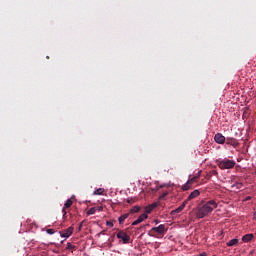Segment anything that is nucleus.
<instances>
[{
    "instance_id": "obj_1",
    "label": "nucleus",
    "mask_w": 256,
    "mask_h": 256,
    "mask_svg": "<svg viewBox=\"0 0 256 256\" xmlns=\"http://www.w3.org/2000/svg\"><path fill=\"white\" fill-rule=\"evenodd\" d=\"M218 205L215 200H210L200 206L196 209V217L197 219H205V217H208V215H211L215 209H217Z\"/></svg>"
},
{
    "instance_id": "obj_2",
    "label": "nucleus",
    "mask_w": 256,
    "mask_h": 256,
    "mask_svg": "<svg viewBox=\"0 0 256 256\" xmlns=\"http://www.w3.org/2000/svg\"><path fill=\"white\" fill-rule=\"evenodd\" d=\"M218 167L220 169H233L235 167V161L229 159L220 160L218 161Z\"/></svg>"
},
{
    "instance_id": "obj_3",
    "label": "nucleus",
    "mask_w": 256,
    "mask_h": 256,
    "mask_svg": "<svg viewBox=\"0 0 256 256\" xmlns=\"http://www.w3.org/2000/svg\"><path fill=\"white\" fill-rule=\"evenodd\" d=\"M158 233V235H163V233H167V228L165 227V224H160L158 227H153L151 230L148 232L149 237H155V235L151 233Z\"/></svg>"
},
{
    "instance_id": "obj_4",
    "label": "nucleus",
    "mask_w": 256,
    "mask_h": 256,
    "mask_svg": "<svg viewBox=\"0 0 256 256\" xmlns=\"http://www.w3.org/2000/svg\"><path fill=\"white\" fill-rule=\"evenodd\" d=\"M117 239H121L122 243H124V245H127V243H129V241H131V236H129L125 231L121 230L116 234Z\"/></svg>"
},
{
    "instance_id": "obj_5",
    "label": "nucleus",
    "mask_w": 256,
    "mask_h": 256,
    "mask_svg": "<svg viewBox=\"0 0 256 256\" xmlns=\"http://www.w3.org/2000/svg\"><path fill=\"white\" fill-rule=\"evenodd\" d=\"M73 231H75V228H73V226H70L66 230H64L63 233L60 232V237L64 239H69V237L73 235Z\"/></svg>"
},
{
    "instance_id": "obj_6",
    "label": "nucleus",
    "mask_w": 256,
    "mask_h": 256,
    "mask_svg": "<svg viewBox=\"0 0 256 256\" xmlns=\"http://www.w3.org/2000/svg\"><path fill=\"white\" fill-rule=\"evenodd\" d=\"M72 205H73V200L71 198L66 200V202L64 203V207L62 208L63 219H65V217H67V210H65V209H69V207H71Z\"/></svg>"
},
{
    "instance_id": "obj_7",
    "label": "nucleus",
    "mask_w": 256,
    "mask_h": 256,
    "mask_svg": "<svg viewBox=\"0 0 256 256\" xmlns=\"http://www.w3.org/2000/svg\"><path fill=\"white\" fill-rule=\"evenodd\" d=\"M214 141L218 145H223L225 143V136H223V134H221V133H217L214 136Z\"/></svg>"
},
{
    "instance_id": "obj_8",
    "label": "nucleus",
    "mask_w": 256,
    "mask_h": 256,
    "mask_svg": "<svg viewBox=\"0 0 256 256\" xmlns=\"http://www.w3.org/2000/svg\"><path fill=\"white\" fill-rule=\"evenodd\" d=\"M199 195H201V192L199 190H194L190 193V195L188 196L187 201H192V199H197V197H199Z\"/></svg>"
},
{
    "instance_id": "obj_9",
    "label": "nucleus",
    "mask_w": 256,
    "mask_h": 256,
    "mask_svg": "<svg viewBox=\"0 0 256 256\" xmlns=\"http://www.w3.org/2000/svg\"><path fill=\"white\" fill-rule=\"evenodd\" d=\"M149 217V215L147 214H142L140 215L133 223L132 225H139V223H143V221H145V219H147Z\"/></svg>"
},
{
    "instance_id": "obj_10",
    "label": "nucleus",
    "mask_w": 256,
    "mask_h": 256,
    "mask_svg": "<svg viewBox=\"0 0 256 256\" xmlns=\"http://www.w3.org/2000/svg\"><path fill=\"white\" fill-rule=\"evenodd\" d=\"M185 205H187V201H185L183 204H181L178 208L171 211V215H177V213H181L183 209H185Z\"/></svg>"
},
{
    "instance_id": "obj_11",
    "label": "nucleus",
    "mask_w": 256,
    "mask_h": 256,
    "mask_svg": "<svg viewBox=\"0 0 256 256\" xmlns=\"http://www.w3.org/2000/svg\"><path fill=\"white\" fill-rule=\"evenodd\" d=\"M227 145H231L232 147H239V142L235 138H227Z\"/></svg>"
},
{
    "instance_id": "obj_12",
    "label": "nucleus",
    "mask_w": 256,
    "mask_h": 256,
    "mask_svg": "<svg viewBox=\"0 0 256 256\" xmlns=\"http://www.w3.org/2000/svg\"><path fill=\"white\" fill-rule=\"evenodd\" d=\"M193 187V180H188L184 185H182V191H189Z\"/></svg>"
},
{
    "instance_id": "obj_13",
    "label": "nucleus",
    "mask_w": 256,
    "mask_h": 256,
    "mask_svg": "<svg viewBox=\"0 0 256 256\" xmlns=\"http://www.w3.org/2000/svg\"><path fill=\"white\" fill-rule=\"evenodd\" d=\"M156 207H157V204H155V203L151 204L149 206H146L144 214L149 215V213H151L153 211V209H155Z\"/></svg>"
},
{
    "instance_id": "obj_14",
    "label": "nucleus",
    "mask_w": 256,
    "mask_h": 256,
    "mask_svg": "<svg viewBox=\"0 0 256 256\" xmlns=\"http://www.w3.org/2000/svg\"><path fill=\"white\" fill-rule=\"evenodd\" d=\"M226 245L227 247H235L236 245H239V239L237 238L231 239L226 243Z\"/></svg>"
},
{
    "instance_id": "obj_15",
    "label": "nucleus",
    "mask_w": 256,
    "mask_h": 256,
    "mask_svg": "<svg viewBox=\"0 0 256 256\" xmlns=\"http://www.w3.org/2000/svg\"><path fill=\"white\" fill-rule=\"evenodd\" d=\"M231 187H232V191H239V189H243V183L237 182L233 184Z\"/></svg>"
},
{
    "instance_id": "obj_16",
    "label": "nucleus",
    "mask_w": 256,
    "mask_h": 256,
    "mask_svg": "<svg viewBox=\"0 0 256 256\" xmlns=\"http://www.w3.org/2000/svg\"><path fill=\"white\" fill-rule=\"evenodd\" d=\"M253 234H246L242 237V241L244 243H249V241H252L253 240Z\"/></svg>"
},
{
    "instance_id": "obj_17",
    "label": "nucleus",
    "mask_w": 256,
    "mask_h": 256,
    "mask_svg": "<svg viewBox=\"0 0 256 256\" xmlns=\"http://www.w3.org/2000/svg\"><path fill=\"white\" fill-rule=\"evenodd\" d=\"M129 217V213L123 214L118 218V221L120 223V225H123V223H125V219H127Z\"/></svg>"
},
{
    "instance_id": "obj_18",
    "label": "nucleus",
    "mask_w": 256,
    "mask_h": 256,
    "mask_svg": "<svg viewBox=\"0 0 256 256\" xmlns=\"http://www.w3.org/2000/svg\"><path fill=\"white\" fill-rule=\"evenodd\" d=\"M103 193H105V189L104 188H98L93 192V195H103Z\"/></svg>"
},
{
    "instance_id": "obj_19",
    "label": "nucleus",
    "mask_w": 256,
    "mask_h": 256,
    "mask_svg": "<svg viewBox=\"0 0 256 256\" xmlns=\"http://www.w3.org/2000/svg\"><path fill=\"white\" fill-rule=\"evenodd\" d=\"M174 184L169 182V183H164V184H161L160 186L157 187V190L159 189H163V187H173Z\"/></svg>"
},
{
    "instance_id": "obj_20",
    "label": "nucleus",
    "mask_w": 256,
    "mask_h": 256,
    "mask_svg": "<svg viewBox=\"0 0 256 256\" xmlns=\"http://www.w3.org/2000/svg\"><path fill=\"white\" fill-rule=\"evenodd\" d=\"M95 213H97L96 207H92L87 211V215H95Z\"/></svg>"
},
{
    "instance_id": "obj_21",
    "label": "nucleus",
    "mask_w": 256,
    "mask_h": 256,
    "mask_svg": "<svg viewBox=\"0 0 256 256\" xmlns=\"http://www.w3.org/2000/svg\"><path fill=\"white\" fill-rule=\"evenodd\" d=\"M201 173H202L201 170L198 171L197 175L191 178L190 180H193V183H195V181H197V179L201 177Z\"/></svg>"
},
{
    "instance_id": "obj_22",
    "label": "nucleus",
    "mask_w": 256,
    "mask_h": 256,
    "mask_svg": "<svg viewBox=\"0 0 256 256\" xmlns=\"http://www.w3.org/2000/svg\"><path fill=\"white\" fill-rule=\"evenodd\" d=\"M139 211H141V207H139V206H134L131 209V213H139Z\"/></svg>"
},
{
    "instance_id": "obj_23",
    "label": "nucleus",
    "mask_w": 256,
    "mask_h": 256,
    "mask_svg": "<svg viewBox=\"0 0 256 256\" xmlns=\"http://www.w3.org/2000/svg\"><path fill=\"white\" fill-rule=\"evenodd\" d=\"M46 233H47L48 235H55V230H54V229H47V230H46Z\"/></svg>"
},
{
    "instance_id": "obj_24",
    "label": "nucleus",
    "mask_w": 256,
    "mask_h": 256,
    "mask_svg": "<svg viewBox=\"0 0 256 256\" xmlns=\"http://www.w3.org/2000/svg\"><path fill=\"white\" fill-rule=\"evenodd\" d=\"M67 249H69V251H73V249H75V246L71 245V243H67Z\"/></svg>"
},
{
    "instance_id": "obj_25",
    "label": "nucleus",
    "mask_w": 256,
    "mask_h": 256,
    "mask_svg": "<svg viewBox=\"0 0 256 256\" xmlns=\"http://www.w3.org/2000/svg\"><path fill=\"white\" fill-rule=\"evenodd\" d=\"M127 203H129L130 205H133V203H135V199H133V198H128V199H127Z\"/></svg>"
},
{
    "instance_id": "obj_26",
    "label": "nucleus",
    "mask_w": 256,
    "mask_h": 256,
    "mask_svg": "<svg viewBox=\"0 0 256 256\" xmlns=\"http://www.w3.org/2000/svg\"><path fill=\"white\" fill-rule=\"evenodd\" d=\"M169 195V192H164L160 197L159 199H165L166 196Z\"/></svg>"
},
{
    "instance_id": "obj_27",
    "label": "nucleus",
    "mask_w": 256,
    "mask_h": 256,
    "mask_svg": "<svg viewBox=\"0 0 256 256\" xmlns=\"http://www.w3.org/2000/svg\"><path fill=\"white\" fill-rule=\"evenodd\" d=\"M106 225H107V227H113V222L112 221H107L106 222Z\"/></svg>"
},
{
    "instance_id": "obj_28",
    "label": "nucleus",
    "mask_w": 256,
    "mask_h": 256,
    "mask_svg": "<svg viewBox=\"0 0 256 256\" xmlns=\"http://www.w3.org/2000/svg\"><path fill=\"white\" fill-rule=\"evenodd\" d=\"M101 212V211H103V206H98V207H96V212Z\"/></svg>"
},
{
    "instance_id": "obj_29",
    "label": "nucleus",
    "mask_w": 256,
    "mask_h": 256,
    "mask_svg": "<svg viewBox=\"0 0 256 256\" xmlns=\"http://www.w3.org/2000/svg\"><path fill=\"white\" fill-rule=\"evenodd\" d=\"M243 201H251V196H247Z\"/></svg>"
},
{
    "instance_id": "obj_30",
    "label": "nucleus",
    "mask_w": 256,
    "mask_h": 256,
    "mask_svg": "<svg viewBox=\"0 0 256 256\" xmlns=\"http://www.w3.org/2000/svg\"><path fill=\"white\" fill-rule=\"evenodd\" d=\"M199 256H207V254L205 252H202L199 254Z\"/></svg>"
},
{
    "instance_id": "obj_31",
    "label": "nucleus",
    "mask_w": 256,
    "mask_h": 256,
    "mask_svg": "<svg viewBox=\"0 0 256 256\" xmlns=\"http://www.w3.org/2000/svg\"><path fill=\"white\" fill-rule=\"evenodd\" d=\"M253 219H254V221H256V212H254V214H253Z\"/></svg>"
},
{
    "instance_id": "obj_32",
    "label": "nucleus",
    "mask_w": 256,
    "mask_h": 256,
    "mask_svg": "<svg viewBox=\"0 0 256 256\" xmlns=\"http://www.w3.org/2000/svg\"><path fill=\"white\" fill-rule=\"evenodd\" d=\"M154 223L156 224V225H159V220H154Z\"/></svg>"
}]
</instances>
